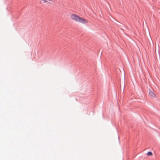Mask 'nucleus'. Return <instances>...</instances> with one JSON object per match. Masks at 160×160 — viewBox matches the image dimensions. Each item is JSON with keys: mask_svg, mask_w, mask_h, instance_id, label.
<instances>
[{"mask_svg": "<svg viewBox=\"0 0 160 160\" xmlns=\"http://www.w3.org/2000/svg\"><path fill=\"white\" fill-rule=\"evenodd\" d=\"M40 3V4H42L43 3H45L48 2L47 0H39Z\"/></svg>", "mask_w": 160, "mask_h": 160, "instance_id": "3", "label": "nucleus"}, {"mask_svg": "<svg viewBox=\"0 0 160 160\" xmlns=\"http://www.w3.org/2000/svg\"><path fill=\"white\" fill-rule=\"evenodd\" d=\"M70 18L72 21L82 24H87L88 22L87 20L75 14H71Z\"/></svg>", "mask_w": 160, "mask_h": 160, "instance_id": "1", "label": "nucleus"}, {"mask_svg": "<svg viewBox=\"0 0 160 160\" xmlns=\"http://www.w3.org/2000/svg\"><path fill=\"white\" fill-rule=\"evenodd\" d=\"M150 97L152 98H154L156 97V95L154 93V92L151 90H150L149 92Z\"/></svg>", "mask_w": 160, "mask_h": 160, "instance_id": "2", "label": "nucleus"}, {"mask_svg": "<svg viewBox=\"0 0 160 160\" xmlns=\"http://www.w3.org/2000/svg\"><path fill=\"white\" fill-rule=\"evenodd\" d=\"M147 155L148 156H152V154L151 152H149L147 153Z\"/></svg>", "mask_w": 160, "mask_h": 160, "instance_id": "4", "label": "nucleus"}]
</instances>
